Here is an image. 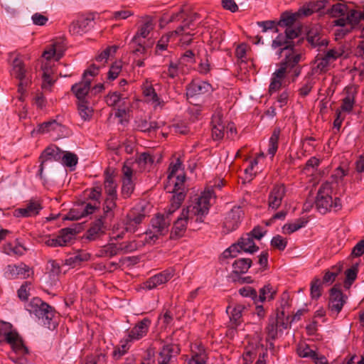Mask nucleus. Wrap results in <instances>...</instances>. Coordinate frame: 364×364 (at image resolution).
Here are the masks:
<instances>
[{"label": "nucleus", "mask_w": 364, "mask_h": 364, "mask_svg": "<svg viewBox=\"0 0 364 364\" xmlns=\"http://www.w3.org/2000/svg\"><path fill=\"white\" fill-rule=\"evenodd\" d=\"M252 259L250 258H240L236 259L232 264L233 272L236 274H245L250 268Z\"/></svg>", "instance_id": "nucleus-32"}, {"label": "nucleus", "mask_w": 364, "mask_h": 364, "mask_svg": "<svg viewBox=\"0 0 364 364\" xmlns=\"http://www.w3.org/2000/svg\"><path fill=\"white\" fill-rule=\"evenodd\" d=\"M117 184L114 180L112 175L106 172L104 181V188L106 196H117Z\"/></svg>", "instance_id": "nucleus-34"}, {"label": "nucleus", "mask_w": 364, "mask_h": 364, "mask_svg": "<svg viewBox=\"0 0 364 364\" xmlns=\"http://www.w3.org/2000/svg\"><path fill=\"white\" fill-rule=\"evenodd\" d=\"M272 47L274 49L279 48L276 54L278 58H280L283 53H285L294 49V43L288 41L285 36L279 34L273 40Z\"/></svg>", "instance_id": "nucleus-20"}, {"label": "nucleus", "mask_w": 364, "mask_h": 364, "mask_svg": "<svg viewBox=\"0 0 364 364\" xmlns=\"http://www.w3.org/2000/svg\"><path fill=\"white\" fill-rule=\"evenodd\" d=\"M144 218L145 215L144 213H139L136 214L134 211H132L127 215L126 230L130 232H135L136 225L140 224Z\"/></svg>", "instance_id": "nucleus-29"}, {"label": "nucleus", "mask_w": 364, "mask_h": 364, "mask_svg": "<svg viewBox=\"0 0 364 364\" xmlns=\"http://www.w3.org/2000/svg\"><path fill=\"white\" fill-rule=\"evenodd\" d=\"M63 154V151L57 146H48L43 151L40 156L41 163L38 170V175L41 179L43 178V172L44 168V164L48 161H60Z\"/></svg>", "instance_id": "nucleus-13"}, {"label": "nucleus", "mask_w": 364, "mask_h": 364, "mask_svg": "<svg viewBox=\"0 0 364 364\" xmlns=\"http://www.w3.org/2000/svg\"><path fill=\"white\" fill-rule=\"evenodd\" d=\"M154 26V23L151 17L146 16L144 18L138 32L132 39V43H136L137 38L139 37H142L144 38H146L149 33L153 30Z\"/></svg>", "instance_id": "nucleus-24"}, {"label": "nucleus", "mask_w": 364, "mask_h": 364, "mask_svg": "<svg viewBox=\"0 0 364 364\" xmlns=\"http://www.w3.org/2000/svg\"><path fill=\"white\" fill-rule=\"evenodd\" d=\"M323 7H324L323 1H318L316 3L311 2L306 6H303L299 9L296 14L297 16H309Z\"/></svg>", "instance_id": "nucleus-36"}, {"label": "nucleus", "mask_w": 364, "mask_h": 364, "mask_svg": "<svg viewBox=\"0 0 364 364\" xmlns=\"http://www.w3.org/2000/svg\"><path fill=\"white\" fill-rule=\"evenodd\" d=\"M284 59L281 63H287L285 65L286 69H289V72H291L296 67H300L298 63L301 60V55L296 53L294 49L284 53Z\"/></svg>", "instance_id": "nucleus-27"}, {"label": "nucleus", "mask_w": 364, "mask_h": 364, "mask_svg": "<svg viewBox=\"0 0 364 364\" xmlns=\"http://www.w3.org/2000/svg\"><path fill=\"white\" fill-rule=\"evenodd\" d=\"M117 196H107L104 203L103 210L105 214L112 212L116 207Z\"/></svg>", "instance_id": "nucleus-57"}, {"label": "nucleus", "mask_w": 364, "mask_h": 364, "mask_svg": "<svg viewBox=\"0 0 364 364\" xmlns=\"http://www.w3.org/2000/svg\"><path fill=\"white\" fill-rule=\"evenodd\" d=\"M354 102L355 100L353 95L348 93V95L343 100L341 108L344 112H350L353 109Z\"/></svg>", "instance_id": "nucleus-61"}, {"label": "nucleus", "mask_w": 364, "mask_h": 364, "mask_svg": "<svg viewBox=\"0 0 364 364\" xmlns=\"http://www.w3.org/2000/svg\"><path fill=\"white\" fill-rule=\"evenodd\" d=\"M123 178L121 189V195L124 198L130 197L134 190V184L132 181V169L124 165L122 168Z\"/></svg>", "instance_id": "nucleus-17"}, {"label": "nucleus", "mask_w": 364, "mask_h": 364, "mask_svg": "<svg viewBox=\"0 0 364 364\" xmlns=\"http://www.w3.org/2000/svg\"><path fill=\"white\" fill-rule=\"evenodd\" d=\"M347 21L349 24V28H341L338 30V35L342 37L347 35L351 31L359 24L360 21V12L355 9H351L347 13Z\"/></svg>", "instance_id": "nucleus-23"}, {"label": "nucleus", "mask_w": 364, "mask_h": 364, "mask_svg": "<svg viewBox=\"0 0 364 364\" xmlns=\"http://www.w3.org/2000/svg\"><path fill=\"white\" fill-rule=\"evenodd\" d=\"M61 125L58 124L55 120L51 122H46L38 126L37 132L38 133H46L52 130H55Z\"/></svg>", "instance_id": "nucleus-55"}, {"label": "nucleus", "mask_w": 364, "mask_h": 364, "mask_svg": "<svg viewBox=\"0 0 364 364\" xmlns=\"http://www.w3.org/2000/svg\"><path fill=\"white\" fill-rule=\"evenodd\" d=\"M77 231L75 228H66L60 231V236L62 237V242L65 246L67 245L73 239L75 238Z\"/></svg>", "instance_id": "nucleus-52"}, {"label": "nucleus", "mask_w": 364, "mask_h": 364, "mask_svg": "<svg viewBox=\"0 0 364 364\" xmlns=\"http://www.w3.org/2000/svg\"><path fill=\"white\" fill-rule=\"evenodd\" d=\"M30 268L24 263L18 264H9L6 267L5 274L8 279H26L29 277Z\"/></svg>", "instance_id": "nucleus-16"}, {"label": "nucleus", "mask_w": 364, "mask_h": 364, "mask_svg": "<svg viewBox=\"0 0 364 364\" xmlns=\"http://www.w3.org/2000/svg\"><path fill=\"white\" fill-rule=\"evenodd\" d=\"M104 220L105 217L101 216L93 221L90 224L89 229L86 231L85 237L90 241H94L103 235L106 229Z\"/></svg>", "instance_id": "nucleus-15"}, {"label": "nucleus", "mask_w": 364, "mask_h": 364, "mask_svg": "<svg viewBox=\"0 0 364 364\" xmlns=\"http://www.w3.org/2000/svg\"><path fill=\"white\" fill-rule=\"evenodd\" d=\"M150 325L151 320L149 318H143L136 323V325L129 331H128L125 341L129 343L142 338L147 334Z\"/></svg>", "instance_id": "nucleus-10"}, {"label": "nucleus", "mask_w": 364, "mask_h": 364, "mask_svg": "<svg viewBox=\"0 0 364 364\" xmlns=\"http://www.w3.org/2000/svg\"><path fill=\"white\" fill-rule=\"evenodd\" d=\"M43 70V83L42 87L43 89H50V87L54 83V80L51 77L52 70L51 68L48 67V63H45L42 65Z\"/></svg>", "instance_id": "nucleus-45"}, {"label": "nucleus", "mask_w": 364, "mask_h": 364, "mask_svg": "<svg viewBox=\"0 0 364 364\" xmlns=\"http://www.w3.org/2000/svg\"><path fill=\"white\" fill-rule=\"evenodd\" d=\"M278 324L279 322L277 318L271 317L269 318V323L266 328L267 341L275 340L277 338L278 333Z\"/></svg>", "instance_id": "nucleus-42"}, {"label": "nucleus", "mask_w": 364, "mask_h": 364, "mask_svg": "<svg viewBox=\"0 0 364 364\" xmlns=\"http://www.w3.org/2000/svg\"><path fill=\"white\" fill-rule=\"evenodd\" d=\"M185 197L186 196L182 192L173 193L171 200V204L165 215H168L169 217L173 213L178 209L182 202L184 200Z\"/></svg>", "instance_id": "nucleus-35"}, {"label": "nucleus", "mask_w": 364, "mask_h": 364, "mask_svg": "<svg viewBox=\"0 0 364 364\" xmlns=\"http://www.w3.org/2000/svg\"><path fill=\"white\" fill-rule=\"evenodd\" d=\"M186 176L184 174L178 175L176 176V181L174 183L173 190L171 191L173 193H178L182 192L186 196V191L184 188Z\"/></svg>", "instance_id": "nucleus-58"}, {"label": "nucleus", "mask_w": 364, "mask_h": 364, "mask_svg": "<svg viewBox=\"0 0 364 364\" xmlns=\"http://www.w3.org/2000/svg\"><path fill=\"white\" fill-rule=\"evenodd\" d=\"M94 18L92 17H86L77 22H73L70 26V31L73 33L80 34L85 32L88 27H90V24L93 21Z\"/></svg>", "instance_id": "nucleus-33"}, {"label": "nucleus", "mask_w": 364, "mask_h": 364, "mask_svg": "<svg viewBox=\"0 0 364 364\" xmlns=\"http://www.w3.org/2000/svg\"><path fill=\"white\" fill-rule=\"evenodd\" d=\"M174 270L171 268L156 274L143 283V289L146 290L154 289L159 286L166 283L173 276Z\"/></svg>", "instance_id": "nucleus-9"}, {"label": "nucleus", "mask_w": 364, "mask_h": 364, "mask_svg": "<svg viewBox=\"0 0 364 364\" xmlns=\"http://www.w3.org/2000/svg\"><path fill=\"white\" fill-rule=\"evenodd\" d=\"M60 161H61L62 164L70 168L71 170H73L78 162V157L74 153L70 151H63Z\"/></svg>", "instance_id": "nucleus-39"}, {"label": "nucleus", "mask_w": 364, "mask_h": 364, "mask_svg": "<svg viewBox=\"0 0 364 364\" xmlns=\"http://www.w3.org/2000/svg\"><path fill=\"white\" fill-rule=\"evenodd\" d=\"M143 93L147 100L154 104L155 108L164 106V102L158 96L152 85L145 87Z\"/></svg>", "instance_id": "nucleus-30"}, {"label": "nucleus", "mask_w": 364, "mask_h": 364, "mask_svg": "<svg viewBox=\"0 0 364 364\" xmlns=\"http://www.w3.org/2000/svg\"><path fill=\"white\" fill-rule=\"evenodd\" d=\"M42 208L39 200H31L23 207L16 209L14 215L16 218L35 217L39 214Z\"/></svg>", "instance_id": "nucleus-11"}, {"label": "nucleus", "mask_w": 364, "mask_h": 364, "mask_svg": "<svg viewBox=\"0 0 364 364\" xmlns=\"http://www.w3.org/2000/svg\"><path fill=\"white\" fill-rule=\"evenodd\" d=\"M239 293L244 297L251 298L255 303H257V293L255 289L251 287H244L239 289Z\"/></svg>", "instance_id": "nucleus-62"}, {"label": "nucleus", "mask_w": 364, "mask_h": 364, "mask_svg": "<svg viewBox=\"0 0 364 364\" xmlns=\"http://www.w3.org/2000/svg\"><path fill=\"white\" fill-rule=\"evenodd\" d=\"M243 212L240 207L233 208L228 214L224 223L228 231H233L237 228L241 222Z\"/></svg>", "instance_id": "nucleus-19"}, {"label": "nucleus", "mask_w": 364, "mask_h": 364, "mask_svg": "<svg viewBox=\"0 0 364 364\" xmlns=\"http://www.w3.org/2000/svg\"><path fill=\"white\" fill-rule=\"evenodd\" d=\"M358 272V264H354L350 268L346 271L345 287H349L357 278Z\"/></svg>", "instance_id": "nucleus-49"}, {"label": "nucleus", "mask_w": 364, "mask_h": 364, "mask_svg": "<svg viewBox=\"0 0 364 364\" xmlns=\"http://www.w3.org/2000/svg\"><path fill=\"white\" fill-rule=\"evenodd\" d=\"M206 360L207 354L204 347L194 344L191 348V358L187 360V364H205Z\"/></svg>", "instance_id": "nucleus-22"}, {"label": "nucleus", "mask_w": 364, "mask_h": 364, "mask_svg": "<svg viewBox=\"0 0 364 364\" xmlns=\"http://www.w3.org/2000/svg\"><path fill=\"white\" fill-rule=\"evenodd\" d=\"M322 282L319 278H314L311 282L310 294L312 299H318L321 296Z\"/></svg>", "instance_id": "nucleus-51"}, {"label": "nucleus", "mask_w": 364, "mask_h": 364, "mask_svg": "<svg viewBox=\"0 0 364 364\" xmlns=\"http://www.w3.org/2000/svg\"><path fill=\"white\" fill-rule=\"evenodd\" d=\"M343 53V50L341 48H333L326 52L323 58L329 63L335 61Z\"/></svg>", "instance_id": "nucleus-56"}, {"label": "nucleus", "mask_w": 364, "mask_h": 364, "mask_svg": "<svg viewBox=\"0 0 364 364\" xmlns=\"http://www.w3.org/2000/svg\"><path fill=\"white\" fill-rule=\"evenodd\" d=\"M230 309V322L232 323V325H234L235 327H237L241 323L242 313V311L245 309V307L241 304H237L232 309H231L230 306H228L226 309L228 314H229V311Z\"/></svg>", "instance_id": "nucleus-31"}, {"label": "nucleus", "mask_w": 364, "mask_h": 364, "mask_svg": "<svg viewBox=\"0 0 364 364\" xmlns=\"http://www.w3.org/2000/svg\"><path fill=\"white\" fill-rule=\"evenodd\" d=\"M6 342L17 354L23 355L28 353V348L24 345L18 333L13 329L10 323L0 321V343Z\"/></svg>", "instance_id": "nucleus-3"}, {"label": "nucleus", "mask_w": 364, "mask_h": 364, "mask_svg": "<svg viewBox=\"0 0 364 364\" xmlns=\"http://www.w3.org/2000/svg\"><path fill=\"white\" fill-rule=\"evenodd\" d=\"M171 223V219L168 215H157L151 219V229L146 232V242L150 243L155 242L159 236L164 235L168 232V227Z\"/></svg>", "instance_id": "nucleus-4"}, {"label": "nucleus", "mask_w": 364, "mask_h": 364, "mask_svg": "<svg viewBox=\"0 0 364 364\" xmlns=\"http://www.w3.org/2000/svg\"><path fill=\"white\" fill-rule=\"evenodd\" d=\"M306 40L312 47L319 49L328 44L327 39L321 38V28L317 25L310 27L307 31Z\"/></svg>", "instance_id": "nucleus-14"}, {"label": "nucleus", "mask_w": 364, "mask_h": 364, "mask_svg": "<svg viewBox=\"0 0 364 364\" xmlns=\"http://www.w3.org/2000/svg\"><path fill=\"white\" fill-rule=\"evenodd\" d=\"M91 79H83L78 83L74 84L71 87V91L75 94L79 102H85L91 85Z\"/></svg>", "instance_id": "nucleus-21"}, {"label": "nucleus", "mask_w": 364, "mask_h": 364, "mask_svg": "<svg viewBox=\"0 0 364 364\" xmlns=\"http://www.w3.org/2000/svg\"><path fill=\"white\" fill-rule=\"evenodd\" d=\"M211 88V85L205 81L193 80L186 87V95L194 97L209 92Z\"/></svg>", "instance_id": "nucleus-18"}, {"label": "nucleus", "mask_w": 364, "mask_h": 364, "mask_svg": "<svg viewBox=\"0 0 364 364\" xmlns=\"http://www.w3.org/2000/svg\"><path fill=\"white\" fill-rule=\"evenodd\" d=\"M279 134L280 130L275 129L269 139L267 152L272 156H274L277 151Z\"/></svg>", "instance_id": "nucleus-47"}, {"label": "nucleus", "mask_w": 364, "mask_h": 364, "mask_svg": "<svg viewBox=\"0 0 364 364\" xmlns=\"http://www.w3.org/2000/svg\"><path fill=\"white\" fill-rule=\"evenodd\" d=\"M90 255L84 250H80L65 259V264L72 268L80 266L82 262L88 261Z\"/></svg>", "instance_id": "nucleus-26"}, {"label": "nucleus", "mask_w": 364, "mask_h": 364, "mask_svg": "<svg viewBox=\"0 0 364 364\" xmlns=\"http://www.w3.org/2000/svg\"><path fill=\"white\" fill-rule=\"evenodd\" d=\"M78 112L83 121H89L92 116L93 110L91 107H89L88 102L87 101L79 102Z\"/></svg>", "instance_id": "nucleus-46"}, {"label": "nucleus", "mask_w": 364, "mask_h": 364, "mask_svg": "<svg viewBox=\"0 0 364 364\" xmlns=\"http://www.w3.org/2000/svg\"><path fill=\"white\" fill-rule=\"evenodd\" d=\"M237 242L240 245V250L245 252L252 254L259 250V247L255 245L252 237L247 233L243 235Z\"/></svg>", "instance_id": "nucleus-25"}, {"label": "nucleus", "mask_w": 364, "mask_h": 364, "mask_svg": "<svg viewBox=\"0 0 364 364\" xmlns=\"http://www.w3.org/2000/svg\"><path fill=\"white\" fill-rule=\"evenodd\" d=\"M276 294L275 289L270 284L264 285L259 289V295L257 296V303L258 301L263 302L265 299L272 300Z\"/></svg>", "instance_id": "nucleus-41"}, {"label": "nucleus", "mask_w": 364, "mask_h": 364, "mask_svg": "<svg viewBox=\"0 0 364 364\" xmlns=\"http://www.w3.org/2000/svg\"><path fill=\"white\" fill-rule=\"evenodd\" d=\"M120 251L119 246L118 247L114 243H109L104 245L100 250V256L112 257L117 255Z\"/></svg>", "instance_id": "nucleus-48"}, {"label": "nucleus", "mask_w": 364, "mask_h": 364, "mask_svg": "<svg viewBox=\"0 0 364 364\" xmlns=\"http://www.w3.org/2000/svg\"><path fill=\"white\" fill-rule=\"evenodd\" d=\"M271 245L279 250H284L287 245V241L281 235H277L272 237Z\"/></svg>", "instance_id": "nucleus-63"}, {"label": "nucleus", "mask_w": 364, "mask_h": 364, "mask_svg": "<svg viewBox=\"0 0 364 364\" xmlns=\"http://www.w3.org/2000/svg\"><path fill=\"white\" fill-rule=\"evenodd\" d=\"M121 100L122 95L117 92L109 93L105 97V102L109 107L115 106L118 102H120Z\"/></svg>", "instance_id": "nucleus-64"}, {"label": "nucleus", "mask_w": 364, "mask_h": 364, "mask_svg": "<svg viewBox=\"0 0 364 364\" xmlns=\"http://www.w3.org/2000/svg\"><path fill=\"white\" fill-rule=\"evenodd\" d=\"M11 75L19 80L18 92L21 94L19 100L23 101V94L26 87L29 84L30 80L26 75V70L23 62L18 57L15 58L11 64Z\"/></svg>", "instance_id": "nucleus-6"}, {"label": "nucleus", "mask_w": 364, "mask_h": 364, "mask_svg": "<svg viewBox=\"0 0 364 364\" xmlns=\"http://www.w3.org/2000/svg\"><path fill=\"white\" fill-rule=\"evenodd\" d=\"M26 251V249L19 243L16 240V245L13 246L11 243H8L4 247V252L8 255L21 256Z\"/></svg>", "instance_id": "nucleus-40"}, {"label": "nucleus", "mask_w": 364, "mask_h": 364, "mask_svg": "<svg viewBox=\"0 0 364 364\" xmlns=\"http://www.w3.org/2000/svg\"><path fill=\"white\" fill-rule=\"evenodd\" d=\"M347 6L341 3L333 5L328 9V13L333 17L343 16L347 12Z\"/></svg>", "instance_id": "nucleus-54"}, {"label": "nucleus", "mask_w": 364, "mask_h": 364, "mask_svg": "<svg viewBox=\"0 0 364 364\" xmlns=\"http://www.w3.org/2000/svg\"><path fill=\"white\" fill-rule=\"evenodd\" d=\"M63 55V51L58 48L57 43L52 44L50 48L48 50H46L42 55V56L47 60H50L53 57H55V60H58L62 58Z\"/></svg>", "instance_id": "nucleus-44"}, {"label": "nucleus", "mask_w": 364, "mask_h": 364, "mask_svg": "<svg viewBox=\"0 0 364 364\" xmlns=\"http://www.w3.org/2000/svg\"><path fill=\"white\" fill-rule=\"evenodd\" d=\"M180 351V348L176 344L164 345L159 352L157 364H176Z\"/></svg>", "instance_id": "nucleus-7"}, {"label": "nucleus", "mask_w": 364, "mask_h": 364, "mask_svg": "<svg viewBox=\"0 0 364 364\" xmlns=\"http://www.w3.org/2000/svg\"><path fill=\"white\" fill-rule=\"evenodd\" d=\"M26 309L33 314L39 322L48 329L55 328L57 323L53 320L54 309L38 297L33 298L26 306Z\"/></svg>", "instance_id": "nucleus-2"}, {"label": "nucleus", "mask_w": 364, "mask_h": 364, "mask_svg": "<svg viewBox=\"0 0 364 364\" xmlns=\"http://www.w3.org/2000/svg\"><path fill=\"white\" fill-rule=\"evenodd\" d=\"M308 223V220L305 218H299L293 223L285 224L282 227V232L284 234L290 235L300 228L304 227Z\"/></svg>", "instance_id": "nucleus-38"}, {"label": "nucleus", "mask_w": 364, "mask_h": 364, "mask_svg": "<svg viewBox=\"0 0 364 364\" xmlns=\"http://www.w3.org/2000/svg\"><path fill=\"white\" fill-rule=\"evenodd\" d=\"M315 64L316 65L312 68L311 71L309 73H312V75L326 71L330 63L321 56L316 58Z\"/></svg>", "instance_id": "nucleus-50"}, {"label": "nucleus", "mask_w": 364, "mask_h": 364, "mask_svg": "<svg viewBox=\"0 0 364 364\" xmlns=\"http://www.w3.org/2000/svg\"><path fill=\"white\" fill-rule=\"evenodd\" d=\"M304 83L299 90V94L301 97L307 96L311 91L315 81L314 80L312 73H308L304 78Z\"/></svg>", "instance_id": "nucleus-37"}, {"label": "nucleus", "mask_w": 364, "mask_h": 364, "mask_svg": "<svg viewBox=\"0 0 364 364\" xmlns=\"http://www.w3.org/2000/svg\"><path fill=\"white\" fill-rule=\"evenodd\" d=\"M135 124L136 129L144 133H151L159 128L157 122L148 121L146 119H139L135 121Z\"/></svg>", "instance_id": "nucleus-28"}, {"label": "nucleus", "mask_w": 364, "mask_h": 364, "mask_svg": "<svg viewBox=\"0 0 364 364\" xmlns=\"http://www.w3.org/2000/svg\"><path fill=\"white\" fill-rule=\"evenodd\" d=\"M297 353L301 358L318 359L316 353L311 350L308 345H301L297 348Z\"/></svg>", "instance_id": "nucleus-53"}, {"label": "nucleus", "mask_w": 364, "mask_h": 364, "mask_svg": "<svg viewBox=\"0 0 364 364\" xmlns=\"http://www.w3.org/2000/svg\"><path fill=\"white\" fill-rule=\"evenodd\" d=\"M173 36H174V34H171V32H170L169 33L161 36L156 46V53L157 54H160L159 51L166 50L170 38Z\"/></svg>", "instance_id": "nucleus-60"}, {"label": "nucleus", "mask_w": 364, "mask_h": 364, "mask_svg": "<svg viewBox=\"0 0 364 364\" xmlns=\"http://www.w3.org/2000/svg\"><path fill=\"white\" fill-rule=\"evenodd\" d=\"M331 183H323L319 188L315 200V205L317 210L321 214H326L330 211L332 205Z\"/></svg>", "instance_id": "nucleus-5"}, {"label": "nucleus", "mask_w": 364, "mask_h": 364, "mask_svg": "<svg viewBox=\"0 0 364 364\" xmlns=\"http://www.w3.org/2000/svg\"><path fill=\"white\" fill-rule=\"evenodd\" d=\"M296 13L291 14L284 13L282 15L278 24L281 26L290 27L296 21Z\"/></svg>", "instance_id": "nucleus-59"}, {"label": "nucleus", "mask_w": 364, "mask_h": 364, "mask_svg": "<svg viewBox=\"0 0 364 364\" xmlns=\"http://www.w3.org/2000/svg\"><path fill=\"white\" fill-rule=\"evenodd\" d=\"M213 194L212 191H205L196 199V201L183 209L181 215L173 224L171 232V239L181 237L186 230L188 223L195 221L201 223L204 221V218L209 212L210 200Z\"/></svg>", "instance_id": "nucleus-1"}, {"label": "nucleus", "mask_w": 364, "mask_h": 364, "mask_svg": "<svg viewBox=\"0 0 364 364\" xmlns=\"http://www.w3.org/2000/svg\"><path fill=\"white\" fill-rule=\"evenodd\" d=\"M346 297L342 291L336 286L332 287L330 290L328 309L332 315L337 316L342 310L346 304Z\"/></svg>", "instance_id": "nucleus-8"}, {"label": "nucleus", "mask_w": 364, "mask_h": 364, "mask_svg": "<svg viewBox=\"0 0 364 364\" xmlns=\"http://www.w3.org/2000/svg\"><path fill=\"white\" fill-rule=\"evenodd\" d=\"M46 271L50 279L55 281L61 272L60 265L55 260L50 259L48 262Z\"/></svg>", "instance_id": "nucleus-43"}, {"label": "nucleus", "mask_w": 364, "mask_h": 364, "mask_svg": "<svg viewBox=\"0 0 364 364\" xmlns=\"http://www.w3.org/2000/svg\"><path fill=\"white\" fill-rule=\"evenodd\" d=\"M286 192V187L284 184H277L274 186L268 196L269 208L274 210L278 209L282 204Z\"/></svg>", "instance_id": "nucleus-12"}]
</instances>
